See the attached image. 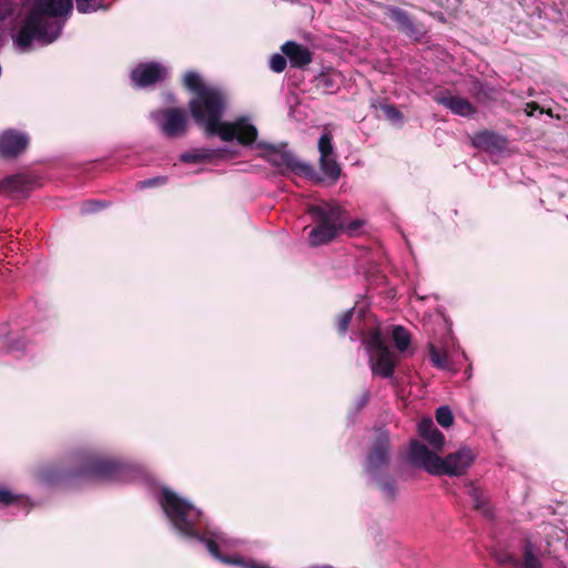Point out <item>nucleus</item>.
<instances>
[{
  "mask_svg": "<svg viewBox=\"0 0 568 568\" xmlns=\"http://www.w3.org/2000/svg\"><path fill=\"white\" fill-rule=\"evenodd\" d=\"M169 69L160 62H144V88L166 79Z\"/></svg>",
  "mask_w": 568,
  "mask_h": 568,
  "instance_id": "aec40b11",
  "label": "nucleus"
},
{
  "mask_svg": "<svg viewBox=\"0 0 568 568\" xmlns=\"http://www.w3.org/2000/svg\"><path fill=\"white\" fill-rule=\"evenodd\" d=\"M32 9L48 19L61 17L72 9V0H36Z\"/></svg>",
  "mask_w": 568,
  "mask_h": 568,
  "instance_id": "2eb2a0df",
  "label": "nucleus"
},
{
  "mask_svg": "<svg viewBox=\"0 0 568 568\" xmlns=\"http://www.w3.org/2000/svg\"><path fill=\"white\" fill-rule=\"evenodd\" d=\"M101 206L102 204L98 201H87L82 206V211L85 213L95 212Z\"/></svg>",
  "mask_w": 568,
  "mask_h": 568,
  "instance_id": "72a5a7b5",
  "label": "nucleus"
},
{
  "mask_svg": "<svg viewBox=\"0 0 568 568\" xmlns=\"http://www.w3.org/2000/svg\"><path fill=\"white\" fill-rule=\"evenodd\" d=\"M307 568H334V567L331 565H314V566H310Z\"/></svg>",
  "mask_w": 568,
  "mask_h": 568,
  "instance_id": "4c0bfd02",
  "label": "nucleus"
},
{
  "mask_svg": "<svg viewBox=\"0 0 568 568\" xmlns=\"http://www.w3.org/2000/svg\"><path fill=\"white\" fill-rule=\"evenodd\" d=\"M392 459L389 433L383 428L374 429L369 448L365 455L363 468L369 480L377 486L384 499L395 500L397 496L396 480L387 473Z\"/></svg>",
  "mask_w": 568,
  "mask_h": 568,
  "instance_id": "7ed1b4c3",
  "label": "nucleus"
},
{
  "mask_svg": "<svg viewBox=\"0 0 568 568\" xmlns=\"http://www.w3.org/2000/svg\"><path fill=\"white\" fill-rule=\"evenodd\" d=\"M132 82L135 87H142V64H138L131 73Z\"/></svg>",
  "mask_w": 568,
  "mask_h": 568,
  "instance_id": "473e14b6",
  "label": "nucleus"
},
{
  "mask_svg": "<svg viewBox=\"0 0 568 568\" xmlns=\"http://www.w3.org/2000/svg\"><path fill=\"white\" fill-rule=\"evenodd\" d=\"M471 143L476 149L489 153H497L507 149L508 140L497 132L484 130L474 134Z\"/></svg>",
  "mask_w": 568,
  "mask_h": 568,
  "instance_id": "f8f14e48",
  "label": "nucleus"
},
{
  "mask_svg": "<svg viewBox=\"0 0 568 568\" xmlns=\"http://www.w3.org/2000/svg\"><path fill=\"white\" fill-rule=\"evenodd\" d=\"M363 345L368 354V361L373 374L388 378L394 373L396 356L385 344L377 328H372L368 336H362Z\"/></svg>",
  "mask_w": 568,
  "mask_h": 568,
  "instance_id": "39448f33",
  "label": "nucleus"
},
{
  "mask_svg": "<svg viewBox=\"0 0 568 568\" xmlns=\"http://www.w3.org/2000/svg\"><path fill=\"white\" fill-rule=\"evenodd\" d=\"M143 185H144V187L153 186V185H155V181L154 180H144Z\"/></svg>",
  "mask_w": 568,
  "mask_h": 568,
  "instance_id": "e433bc0d",
  "label": "nucleus"
},
{
  "mask_svg": "<svg viewBox=\"0 0 568 568\" xmlns=\"http://www.w3.org/2000/svg\"><path fill=\"white\" fill-rule=\"evenodd\" d=\"M0 344L9 352L21 351L26 341L19 334H13L8 323L0 324Z\"/></svg>",
  "mask_w": 568,
  "mask_h": 568,
  "instance_id": "6ab92c4d",
  "label": "nucleus"
},
{
  "mask_svg": "<svg viewBox=\"0 0 568 568\" xmlns=\"http://www.w3.org/2000/svg\"><path fill=\"white\" fill-rule=\"evenodd\" d=\"M436 101L459 116L469 118L476 113L475 106L462 97L437 95Z\"/></svg>",
  "mask_w": 568,
  "mask_h": 568,
  "instance_id": "dca6fc26",
  "label": "nucleus"
},
{
  "mask_svg": "<svg viewBox=\"0 0 568 568\" xmlns=\"http://www.w3.org/2000/svg\"><path fill=\"white\" fill-rule=\"evenodd\" d=\"M475 455L468 447H460L457 452L442 458L440 475L460 476L473 464Z\"/></svg>",
  "mask_w": 568,
  "mask_h": 568,
  "instance_id": "9d476101",
  "label": "nucleus"
},
{
  "mask_svg": "<svg viewBox=\"0 0 568 568\" xmlns=\"http://www.w3.org/2000/svg\"><path fill=\"white\" fill-rule=\"evenodd\" d=\"M221 152L222 150L217 149H194L182 153L180 160L184 163H202L215 159Z\"/></svg>",
  "mask_w": 568,
  "mask_h": 568,
  "instance_id": "412c9836",
  "label": "nucleus"
},
{
  "mask_svg": "<svg viewBox=\"0 0 568 568\" xmlns=\"http://www.w3.org/2000/svg\"><path fill=\"white\" fill-rule=\"evenodd\" d=\"M29 139L26 134L14 130L4 131L0 135V155L12 159L21 154L28 146Z\"/></svg>",
  "mask_w": 568,
  "mask_h": 568,
  "instance_id": "9b49d317",
  "label": "nucleus"
},
{
  "mask_svg": "<svg viewBox=\"0 0 568 568\" xmlns=\"http://www.w3.org/2000/svg\"><path fill=\"white\" fill-rule=\"evenodd\" d=\"M467 494L470 496L474 507L486 516L491 515V509L485 494L473 483L467 485Z\"/></svg>",
  "mask_w": 568,
  "mask_h": 568,
  "instance_id": "5701e85b",
  "label": "nucleus"
},
{
  "mask_svg": "<svg viewBox=\"0 0 568 568\" xmlns=\"http://www.w3.org/2000/svg\"><path fill=\"white\" fill-rule=\"evenodd\" d=\"M436 420L437 423L447 428L453 425L454 423V416L448 406H440L436 410Z\"/></svg>",
  "mask_w": 568,
  "mask_h": 568,
  "instance_id": "cd10ccee",
  "label": "nucleus"
},
{
  "mask_svg": "<svg viewBox=\"0 0 568 568\" xmlns=\"http://www.w3.org/2000/svg\"><path fill=\"white\" fill-rule=\"evenodd\" d=\"M495 560L498 565L509 568H518L519 558L507 550H499L495 552Z\"/></svg>",
  "mask_w": 568,
  "mask_h": 568,
  "instance_id": "bb28decb",
  "label": "nucleus"
},
{
  "mask_svg": "<svg viewBox=\"0 0 568 568\" xmlns=\"http://www.w3.org/2000/svg\"><path fill=\"white\" fill-rule=\"evenodd\" d=\"M386 16L397 24L400 32L410 38H418L419 31L405 10L395 6H387Z\"/></svg>",
  "mask_w": 568,
  "mask_h": 568,
  "instance_id": "ddd939ff",
  "label": "nucleus"
},
{
  "mask_svg": "<svg viewBox=\"0 0 568 568\" xmlns=\"http://www.w3.org/2000/svg\"><path fill=\"white\" fill-rule=\"evenodd\" d=\"M382 110L386 119L392 123L402 122L403 115L394 105L385 104L382 106Z\"/></svg>",
  "mask_w": 568,
  "mask_h": 568,
  "instance_id": "7c9ffc66",
  "label": "nucleus"
},
{
  "mask_svg": "<svg viewBox=\"0 0 568 568\" xmlns=\"http://www.w3.org/2000/svg\"><path fill=\"white\" fill-rule=\"evenodd\" d=\"M169 138L184 134L187 124V114L183 109H165L151 115Z\"/></svg>",
  "mask_w": 568,
  "mask_h": 568,
  "instance_id": "6e6552de",
  "label": "nucleus"
},
{
  "mask_svg": "<svg viewBox=\"0 0 568 568\" xmlns=\"http://www.w3.org/2000/svg\"><path fill=\"white\" fill-rule=\"evenodd\" d=\"M537 110H539V106H538L536 103H534V102H531V103H527V106H526V109H525V111H526L527 115H529V116L535 115V112H536Z\"/></svg>",
  "mask_w": 568,
  "mask_h": 568,
  "instance_id": "c9c22d12",
  "label": "nucleus"
},
{
  "mask_svg": "<svg viewBox=\"0 0 568 568\" xmlns=\"http://www.w3.org/2000/svg\"><path fill=\"white\" fill-rule=\"evenodd\" d=\"M79 12L88 13L98 9H106L99 0H75Z\"/></svg>",
  "mask_w": 568,
  "mask_h": 568,
  "instance_id": "c85d7f7f",
  "label": "nucleus"
},
{
  "mask_svg": "<svg viewBox=\"0 0 568 568\" xmlns=\"http://www.w3.org/2000/svg\"><path fill=\"white\" fill-rule=\"evenodd\" d=\"M130 473L128 464L108 456H91L82 468L84 476L108 481L126 480Z\"/></svg>",
  "mask_w": 568,
  "mask_h": 568,
  "instance_id": "423d86ee",
  "label": "nucleus"
},
{
  "mask_svg": "<svg viewBox=\"0 0 568 568\" xmlns=\"http://www.w3.org/2000/svg\"><path fill=\"white\" fill-rule=\"evenodd\" d=\"M392 338L399 352L406 351L410 344V335L403 326H395L393 328Z\"/></svg>",
  "mask_w": 568,
  "mask_h": 568,
  "instance_id": "a878e982",
  "label": "nucleus"
},
{
  "mask_svg": "<svg viewBox=\"0 0 568 568\" xmlns=\"http://www.w3.org/2000/svg\"><path fill=\"white\" fill-rule=\"evenodd\" d=\"M60 33L61 26L59 23L31 9L13 39L18 47L24 50L31 45L33 40L43 44L52 43Z\"/></svg>",
  "mask_w": 568,
  "mask_h": 568,
  "instance_id": "20e7f679",
  "label": "nucleus"
},
{
  "mask_svg": "<svg viewBox=\"0 0 568 568\" xmlns=\"http://www.w3.org/2000/svg\"><path fill=\"white\" fill-rule=\"evenodd\" d=\"M418 433L435 449L440 450L445 445V436L436 428L432 418H423L418 423Z\"/></svg>",
  "mask_w": 568,
  "mask_h": 568,
  "instance_id": "a211bd4d",
  "label": "nucleus"
},
{
  "mask_svg": "<svg viewBox=\"0 0 568 568\" xmlns=\"http://www.w3.org/2000/svg\"><path fill=\"white\" fill-rule=\"evenodd\" d=\"M320 152V169L323 175L331 181L336 183L342 175V168L337 162L336 154L334 152L333 138L331 133H323L317 143Z\"/></svg>",
  "mask_w": 568,
  "mask_h": 568,
  "instance_id": "0eeeda50",
  "label": "nucleus"
},
{
  "mask_svg": "<svg viewBox=\"0 0 568 568\" xmlns=\"http://www.w3.org/2000/svg\"><path fill=\"white\" fill-rule=\"evenodd\" d=\"M183 85L193 93L189 103L190 111L196 124L202 126L206 134L219 135L226 142L235 139L242 145L255 144L256 149L263 151V158L280 170L304 175L315 182L323 180L313 165L297 160L286 149V144L276 145L257 141V129L248 118L241 116L233 122H222L227 97L221 88L207 83L199 72L194 70L185 72Z\"/></svg>",
  "mask_w": 568,
  "mask_h": 568,
  "instance_id": "f257e3e1",
  "label": "nucleus"
},
{
  "mask_svg": "<svg viewBox=\"0 0 568 568\" xmlns=\"http://www.w3.org/2000/svg\"><path fill=\"white\" fill-rule=\"evenodd\" d=\"M355 314L356 318L365 317V312L362 307H359L357 311L355 308H351L338 316L337 329L341 335L346 334L348 326Z\"/></svg>",
  "mask_w": 568,
  "mask_h": 568,
  "instance_id": "b1692460",
  "label": "nucleus"
},
{
  "mask_svg": "<svg viewBox=\"0 0 568 568\" xmlns=\"http://www.w3.org/2000/svg\"><path fill=\"white\" fill-rule=\"evenodd\" d=\"M315 226L308 234V243L311 246H320L327 244L338 236L342 231H346L349 235H355L364 222L355 220L346 222L345 211L336 201H322L312 204L307 209Z\"/></svg>",
  "mask_w": 568,
  "mask_h": 568,
  "instance_id": "f03ea898",
  "label": "nucleus"
},
{
  "mask_svg": "<svg viewBox=\"0 0 568 568\" xmlns=\"http://www.w3.org/2000/svg\"><path fill=\"white\" fill-rule=\"evenodd\" d=\"M19 499V496L13 495L10 490L0 488V505L9 506L14 504Z\"/></svg>",
  "mask_w": 568,
  "mask_h": 568,
  "instance_id": "2f4dec72",
  "label": "nucleus"
},
{
  "mask_svg": "<svg viewBox=\"0 0 568 568\" xmlns=\"http://www.w3.org/2000/svg\"><path fill=\"white\" fill-rule=\"evenodd\" d=\"M270 68L276 73H281L286 68V57L280 53H274L270 59Z\"/></svg>",
  "mask_w": 568,
  "mask_h": 568,
  "instance_id": "c756f323",
  "label": "nucleus"
},
{
  "mask_svg": "<svg viewBox=\"0 0 568 568\" xmlns=\"http://www.w3.org/2000/svg\"><path fill=\"white\" fill-rule=\"evenodd\" d=\"M408 459L414 466L432 475H440L442 458L417 440L410 443Z\"/></svg>",
  "mask_w": 568,
  "mask_h": 568,
  "instance_id": "1a4fd4ad",
  "label": "nucleus"
},
{
  "mask_svg": "<svg viewBox=\"0 0 568 568\" xmlns=\"http://www.w3.org/2000/svg\"><path fill=\"white\" fill-rule=\"evenodd\" d=\"M518 568H544L535 546L527 541L524 546L523 558L519 559Z\"/></svg>",
  "mask_w": 568,
  "mask_h": 568,
  "instance_id": "4be33fe9",
  "label": "nucleus"
},
{
  "mask_svg": "<svg viewBox=\"0 0 568 568\" xmlns=\"http://www.w3.org/2000/svg\"><path fill=\"white\" fill-rule=\"evenodd\" d=\"M281 50L293 67L304 68L312 62V52L295 41L285 42Z\"/></svg>",
  "mask_w": 568,
  "mask_h": 568,
  "instance_id": "4468645a",
  "label": "nucleus"
},
{
  "mask_svg": "<svg viewBox=\"0 0 568 568\" xmlns=\"http://www.w3.org/2000/svg\"><path fill=\"white\" fill-rule=\"evenodd\" d=\"M369 400V392L368 390H365L361 396L359 398L357 399V403H356V410H361Z\"/></svg>",
  "mask_w": 568,
  "mask_h": 568,
  "instance_id": "f704fd0d",
  "label": "nucleus"
},
{
  "mask_svg": "<svg viewBox=\"0 0 568 568\" xmlns=\"http://www.w3.org/2000/svg\"><path fill=\"white\" fill-rule=\"evenodd\" d=\"M429 358L435 367L449 371L454 374L456 373V369L452 367L447 355L445 353H439L434 345L429 346Z\"/></svg>",
  "mask_w": 568,
  "mask_h": 568,
  "instance_id": "393cba45",
  "label": "nucleus"
},
{
  "mask_svg": "<svg viewBox=\"0 0 568 568\" xmlns=\"http://www.w3.org/2000/svg\"><path fill=\"white\" fill-rule=\"evenodd\" d=\"M34 184H36V180L32 176L19 173V174L7 176L3 180H1L0 181V192L23 193V192L30 191Z\"/></svg>",
  "mask_w": 568,
  "mask_h": 568,
  "instance_id": "f3484780",
  "label": "nucleus"
}]
</instances>
